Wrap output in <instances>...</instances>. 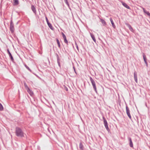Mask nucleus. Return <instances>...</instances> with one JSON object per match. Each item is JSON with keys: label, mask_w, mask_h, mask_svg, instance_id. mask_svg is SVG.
Here are the masks:
<instances>
[{"label": "nucleus", "mask_w": 150, "mask_h": 150, "mask_svg": "<svg viewBox=\"0 0 150 150\" xmlns=\"http://www.w3.org/2000/svg\"><path fill=\"white\" fill-rule=\"evenodd\" d=\"M16 135L19 137H24V132L19 127H16L15 129Z\"/></svg>", "instance_id": "obj_1"}, {"label": "nucleus", "mask_w": 150, "mask_h": 150, "mask_svg": "<svg viewBox=\"0 0 150 150\" xmlns=\"http://www.w3.org/2000/svg\"><path fill=\"white\" fill-rule=\"evenodd\" d=\"M89 79L90 80L91 83L92 84L93 86V88L95 91V92L97 93V90L96 84L95 81L93 80V78L91 77H90Z\"/></svg>", "instance_id": "obj_2"}, {"label": "nucleus", "mask_w": 150, "mask_h": 150, "mask_svg": "<svg viewBox=\"0 0 150 150\" xmlns=\"http://www.w3.org/2000/svg\"><path fill=\"white\" fill-rule=\"evenodd\" d=\"M10 30L11 33H13L15 30L14 25L12 20H11L10 25Z\"/></svg>", "instance_id": "obj_3"}, {"label": "nucleus", "mask_w": 150, "mask_h": 150, "mask_svg": "<svg viewBox=\"0 0 150 150\" xmlns=\"http://www.w3.org/2000/svg\"><path fill=\"white\" fill-rule=\"evenodd\" d=\"M126 113L127 114L129 117L130 119H131V117L130 115V110H129V108L128 107V106L126 105Z\"/></svg>", "instance_id": "obj_4"}, {"label": "nucleus", "mask_w": 150, "mask_h": 150, "mask_svg": "<svg viewBox=\"0 0 150 150\" xmlns=\"http://www.w3.org/2000/svg\"><path fill=\"white\" fill-rule=\"evenodd\" d=\"M7 51L8 54L9 55V57L10 58V59H11V61L12 62H13L14 61V59L13 57V56L12 55V54L11 52H10L9 49H7Z\"/></svg>", "instance_id": "obj_5"}, {"label": "nucleus", "mask_w": 150, "mask_h": 150, "mask_svg": "<svg viewBox=\"0 0 150 150\" xmlns=\"http://www.w3.org/2000/svg\"><path fill=\"white\" fill-rule=\"evenodd\" d=\"M56 56L57 57V63L59 67L60 68H61V65L60 62V59L59 56L57 54H56Z\"/></svg>", "instance_id": "obj_6"}, {"label": "nucleus", "mask_w": 150, "mask_h": 150, "mask_svg": "<svg viewBox=\"0 0 150 150\" xmlns=\"http://www.w3.org/2000/svg\"><path fill=\"white\" fill-rule=\"evenodd\" d=\"M31 9L33 13L35 15H36L37 13L36 8L33 5H31Z\"/></svg>", "instance_id": "obj_7"}, {"label": "nucleus", "mask_w": 150, "mask_h": 150, "mask_svg": "<svg viewBox=\"0 0 150 150\" xmlns=\"http://www.w3.org/2000/svg\"><path fill=\"white\" fill-rule=\"evenodd\" d=\"M121 3L122 4V5L126 8L129 9H131L130 8V7L129 6H128L127 4L126 3H125L123 2V1H121Z\"/></svg>", "instance_id": "obj_8"}, {"label": "nucleus", "mask_w": 150, "mask_h": 150, "mask_svg": "<svg viewBox=\"0 0 150 150\" xmlns=\"http://www.w3.org/2000/svg\"><path fill=\"white\" fill-rule=\"evenodd\" d=\"M128 139L129 142V145L132 148L133 147V144L131 138L130 137H128Z\"/></svg>", "instance_id": "obj_9"}, {"label": "nucleus", "mask_w": 150, "mask_h": 150, "mask_svg": "<svg viewBox=\"0 0 150 150\" xmlns=\"http://www.w3.org/2000/svg\"><path fill=\"white\" fill-rule=\"evenodd\" d=\"M26 90L27 92L30 95V96H32L33 95L34 93L33 91L31 90L29 88L27 89V90Z\"/></svg>", "instance_id": "obj_10"}, {"label": "nucleus", "mask_w": 150, "mask_h": 150, "mask_svg": "<svg viewBox=\"0 0 150 150\" xmlns=\"http://www.w3.org/2000/svg\"><path fill=\"white\" fill-rule=\"evenodd\" d=\"M99 19H100V21L102 23L103 26H105L106 25V23L104 20L100 18H99Z\"/></svg>", "instance_id": "obj_11"}, {"label": "nucleus", "mask_w": 150, "mask_h": 150, "mask_svg": "<svg viewBox=\"0 0 150 150\" xmlns=\"http://www.w3.org/2000/svg\"><path fill=\"white\" fill-rule=\"evenodd\" d=\"M126 25L129 28V30L132 32H133V29L132 26L130 25V24L128 23H126Z\"/></svg>", "instance_id": "obj_12"}, {"label": "nucleus", "mask_w": 150, "mask_h": 150, "mask_svg": "<svg viewBox=\"0 0 150 150\" xmlns=\"http://www.w3.org/2000/svg\"><path fill=\"white\" fill-rule=\"evenodd\" d=\"M134 78L135 81L136 83H137V73L135 71L134 73Z\"/></svg>", "instance_id": "obj_13"}, {"label": "nucleus", "mask_w": 150, "mask_h": 150, "mask_svg": "<svg viewBox=\"0 0 150 150\" xmlns=\"http://www.w3.org/2000/svg\"><path fill=\"white\" fill-rule=\"evenodd\" d=\"M110 21L112 25V27H113L114 28H115L116 27V26L113 22V20L111 18H110Z\"/></svg>", "instance_id": "obj_14"}, {"label": "nucleus", "mask_w": 150, "mask_h": 150, "mask_svg": "<svg viewBox=\"0 0 150 150\" xmlns=\"http://www.w3.org/2000/svg\"><path fill=\"white\" fill-rule=\"evenodd\" d=\"M13 5L14 6H16L18 5L19 4L18 0H13Z\"/></svg>", "instance_id": "obj_15"}, {"label": "nucleus", "mask_w": 150, "mask_h": 150, "mask_svg": "<svg viewBox=\"0 0 150 150\" xmlns=\"http://www.w3.org/2000/svg\"><path fill=\"white\" fill-rule=\"evenodd\" d=\"M48 25L49 28L52 30H54V29L53 27L52 26V25L50 23H47Z\"/></svg>", "instance_id": "obj_16"}, {"label": "nucleus", "mask_w": 150, "mask_h": 150, "mask_svg": "<svg viewBox=\"0 0 150 150\" xmlns=\"http://www.w3.org/2000/svg\"><path fill=\"white\" fill-rule=\"evenodd\" d=\"M142 56L144 62H145L147 61L146 57L144 53L143 52L142 53Z\"/></svg>", "instance_id": "obj_17"}, {"label": "nucleus", "mask_w": 150, "mask_h": 150, "mask_svg": "<svg viewBox=\"0 0 150 150\" xmlns=\"http://www.w3.org/2000/svg\"><path fill=\"white\" fill-rule=\"evenodd\" d=\"M79 147L81 150H83V146L81 142H80L79 144Z\"/></svg>", "instance_id": "obj_18"}, {"label": "nucleus", "mask_w": 150, "mask_h": 150, "mask_svg": "<svg viewBox=\"0 0 150 150\" xmlns=\"http://www.w3.org/2000/svg\"><path fill=\"white\" fill-rule=\"evenodd\" d=\"M90 35H91V36L92 38V39L93 40V41L95 42H96V39H95V37L94 35H93V34L91 33H90Z\"/></svg>", "instance_id": "obj_19"}, {"label": "nucleus", "mask_w": 150, "mask_h": 150, "mask_svg": "<svg viewBox=\"0 0 150 150\" xmlns=\"http://www.w3.org/2000/svg\"><path fill=\"white\" fill-rule=\"evenodd\" d=\"M56 41H57V44L58 45V47L60 49L61 47V45H60V43L59 42V40L57 38H56Z\"/></svg>", "instance_id": "obj_20"}, {"label": "nucleus", "mask_w": 150, "mask_h": 150, "mask_svg": "<svg viewBox=\"0 0 150 150\" xmlns=\"http://www.w3.org/2000/svg\"><path fill=\"white\" fill-rule=\"evenodd\" d=\"M103 122H104V125H105L107 124L108 123H107V121L106 119L103 116Z\"/></svg>", "instance_id": "obj_21"}, {"label": "nucleus", "mask_w": 150, "mask_h": 150, "mask_svg": "<svg viewBox=\"0 0 150 150\" xmlns=\"http://www.w3.org/2000/svg\"><path fill=\"white\" fill-rule=\"evenodd\" d=\"M104 126H105V128L107 129V130L108 132H109L110 131V129H109L108 128V124H106V125H105Z\"/></svg>", "instance_id": "obj_22"}, {"label": "nucleus", "mask_w": 150, "mask_h": 150, "mask_svg": "<svg viewBox=\"0 0 150 150\" xmlns=\"http://www.w3.org/2000/svg\"><path fill=\"white\" fill-rule=\"evenodd\" d=\"M25 66L27 69H28L29 71H30V72H32V70L30 69V68L28 67L26 64L25 65Z\"/></svg>", "instance_id": "obj_23"}, {"label": "nucleus", "mask_w": 150, "mask_h": 150, "mask_svg": "<svg viewBox=\"0 0 150 150\" xmlns=\"http://www.w3.org/2000/svg\"><path fill=\"white\" fill-rule=\"evenodd\" d=\"M64 2L69 7V2L68 1V0H64Z\"/></svg>", "instance_id": "obj_24"}, {"label": "nucleus", "mask_w": 150, "mask_h": 150, "mask_svg": "<svg viewBox=\"0 0 150 150\" xmlns=\"http://www.w3.org/2000/svg\"><path fill=\"white\" fill-rule=\"evenodd\" d=\"M4 110L3 107L2 105L0 103V111H2Z\"/></svg>", "instance_id": "obj_25"}, {"label": "nucleus", "mask_w": 150, "mask_h": 150, "mask_svg": "<svg viewBox=\"0 0 150 150\" xmlns=\"http://www.w3.org/2000/svg\"><path fill=\"white\" fill-rule=\"evenodd\" d=\"M24 84L26 90H27V89H28V88H29L28 87V86L26 83H24Z\"/></svg>", "instance_id": "obj_26"}, {"label": "nucleus", "mask_w": 150, "mask_h": 150, "mask_svg": "<svg viewBox=\"0 0 150 150\" xmlns=\"http://www.w3.org/2000/svg\"><path fill=\"white\" fill-rule=\"evenodd\" d=\"M62 34L63 38L64 39L65 38H66V36L65 35V34L63 32L62 33Z\"/></svg>", "instance_id": "obj_27"}, {"label": "nucleus", "mask_w": 150, "mask_h": 150, "mask_svg": "<svg viewBox=\"0 0 150 150\" xmlns=\"http://www.w3.org/2000/svg\"><path fill=\"white\" fill-rule=\"evenodd\" d=\"M64 42L65 43H66L67 45H68V41H67L66 38L64 39Z\"/></svg>", "instance_id": "obj_28"}, {"label": "nucleus", "mask_w": 150, "mask_h": 150, "mask_svg": "<svg viewBox=\"0 0 150 150\" xmlns=\"http://www.w3.org/2000/svg\"><path fill=\"white\" fill-rule=\"evenodd\" d=\"M45 19H46V20L47 22V23H50L49 21L48 18L47 16L45 17Z\"/></svg>", "instance_id": "obj_29"}, {"label": "nucleus", "mask_w": 150, "mask_h": 150, "mask_svg": "<svg viewBox=\"0 0 150 150\" xmlns=\"http://www.w3.org/2000/svg\"><path fill=\"white\" fill-rule=\"evenodd\" d=\"M73 69H74V72H75V73L76 74H77V73H76V70H75V67H74V66H73Z\"/></svg>", "instance_id": "obj_30"}, {"label": "nucleus", "mask_w": 150, "mask_h": 150, "mask_svg": "<svg viewBox=\"0 0 150 150\" xmlns=\"http://www.w3.org/2000/svg\"><path fill=\"white\" fill-rule=\"evenodd\" d=\"M145 63V64H146V66L147 67H148V63L147 62V61L146 62H144Z\"/></svg>", "instance_id": "obj_31"}, {"label": "nucleus", "mask_w": 150, "mask_h": 150, "mask_svg": "<svg viewBox=\"0 0 150 150\" xmlns=\"http://www.w3.org/2000/svg\"><path fill=\"white\" fill-rule=\"evenodd\" d=\"M35 75L36 76H37L38 78L39 79H41V78H40L39 76L38 75H36V74H35Z\"/></svg>", "instance_id": "obj_32"}, {"label": "nucleus", "mask_w": 150, "mask_h": 150, "mask_svg": "<svg viewBox=\"0 0 150 150\" xmlns=\"http://www.w3.org/2000/svg\"><path fill=\"white\" fill-rule=\"evenodd\" d=\"M76 47L77 49L78 50V51L79 52V48L78 46H77Z\"/></svg>", "instance_id": "obj_33"}, {"label": "nucleus", "mask_w": 150, "mask_h": 150, "mask_svg": "<svg viewBox=\"0 0 150 150\" xmlns=\"http://www.w3.org/2000/svg\"><path fill=\"white\" fill-rule=\"evenodd\" d=\"M75 44L76 47L77 46H78V45L76 41H75Z\"/></svg>", "instance_id": "obj_34"}, {"label": "nucleus", "mask_w": 150, "mask_h": 150, "mask_svg": "<svg viewBox=\"0 0 150 150\" xmlns=\"http://www.w3.org/2000/svg\"><path fill=\"white\" fill-rule=\"evenodd\" d=\"M53 103L55 105V103H54V102L53 101H52Z\"/></svg>", "instance_id": "obj_35"}]
</instances>
